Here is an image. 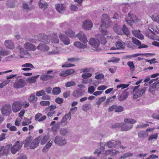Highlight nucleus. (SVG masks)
I'll return each mask as SVG.
<instances>
[{
	"instance_id": "obj_1",
	"label": "nucleus",
	"mask_w": 159,
	"mask_h": 159,
	"mask_svg": "<svg viewBox=\"0 0 159 159\" xmlns=\"http://www.w3.org/2000/svg\"><path fill=\"white\" fill-rule=\"evenodd\" d=\"M125 123L124 125L122 123H116L112 126L113 128L121 127L122 131H127L131 129L133 126V124L135 123L136 121L133 119H125L124 120Z\"/></svg>"
},
{
	"instance_id": "obj_2",
	"label": "nucleus",
	"mask_w": 159,
	"mask_h": 159,
	"mask_svg": "<svg viewBox=\"0 0 159 159\" xmlns=\"http://www.w3.org/2000/svg\"><path fill=\"white\" fill-rule=\"evenodd\" d=\"M111 22L110 21L109 17L107 14H104L102 15V24L99 28V30L104 35L107 34V30L104 29L105 28H106L108 27Z\"/></svg>"
},
{
	"instance_id": "obj_3",
	"label": "nucleus",
	"mask_w": 159,
	"mask_h": 159,
	"mask_svg": "<svg viewBox=\"0 0 159 159\" xmlns=\"http://www.w3.org/2000/svg\"><path fill=\"white\" fill-rule=\"evenodd\" d=\"M139 85L135 86L133 89V92L134 93L133 95L134 99H137L138 98L141 96L145 93L146 90V87H143L138 89Z\"/></svg>"
},
{
	"instance_id": "obj_4",
	"label": "nucleus",
	"mask_w": 159,
	"mask_h": 159,
	"mask_svg": "<svg viewBox=\"0 0 159 159\" xmlns=\"http://www.w3.org/2000/svg\"><path fill=\"white\" fill-rule=\"evenodd\" d=\"M89 43L94 48V50L97 52H100L101 49L99 47L100 42L97 39L92 38L90 39Z\"/></svg>"
},
{
	"instance_id": "obj_5",
	"label": "nucleus",
	"mask_w": 159,
	"mask_h": 159,
	"mask_svg": "<svg viewBox=\"0 0 159 159\" xmlns=\"http://www.w3.org/2000/svg\"><path fill=\"white\" fill-rule=\"evenodd\" d=\"M125 20L129 25L132 26L134 23L138 22L139 20L135 15L129 13L128 16L125 18Z\"/></svg>"
},
{
	"instance_id": "obj_6",
	"label": "nucleus",
	"mask_w": 159,
	"mask_h": 159,
	"mask_svg": "<svg viewBox=\"0 0 159 159\" xmlns=\"http://www.w3.org/2000/svg\"><path fill=\"white\" fill-rule=\"evenodd\" d=\"M54 142L56 144L61 146L65 145L67 143L66 139L60 136H56L54 139Z\"/></svg>"
},
{
	"instance_id": "obj_7",
	"label": "nucleus",
	"mask_w": 159,
	"mask_h": 159,
	"mask_svg": "<svg viewBox=\"0 0 159 159\" xmlns=\"http://www.w3.org/2000/svg\"><path fill=\"white\" fill-rule=\"evenodd\" d=\"M1 112L2 114L7 116L11 113V107L9 104L4 105L1 108Z\"/></svg>"
},
{
	"instance_id": "obj_8",
	"label": "nucleus",
	"mask_w": 159,
	"mask_h": 159,
	"mask_svg": "<svg viewBox=\"0 0 159 159\" xmlns=\"http://www.w3.org/2000/svg\"><path fill=\"white\" fill-rule=\"evenodd\" d=\"M22 104L20 102H14L12 106V109L13 112L16 113L20 110L22 107Z\"/></svg>"
},
{
	"instance_id": "obj_9",
	"label": "nucleus",
	"mask_w": 159,
	"mask_h": 159,
	"mask_svg": "<svg viewBox=\"0 0 159 159\" xmlns=\"http://www.w3.org/2000/svg\"><path fill=\"white\" fill-rule=\"evenodd\" d=\"M71 115L70 113L66 114L63 117L60 121V124L62 126H64L66 125L70 119Z\"/></svg>"
},
{
	"instance_id": "obj_10",
	"label": "nucleus",
	"mask_w": 159,
	"mask_h": 159,
	"mask_svg": "<svg viewBox=\"0 0 159 159\" xmlns=\"http://www.w3.org/2000/svg\"><path fill=\"white\" fill-rule=\"evenodd\" d=\"M93 24L92 21L89 20H85L83 23L82 27L85 30H89L93 27Z\"/></svg>"
},
{
	"instance_id": "obj_11",
	"label": "nucleus",
	"mask_w": 159,
	"mask_h": 159,
	"mask_svg": "<svg viewBox=\"0 0 159 159\" xmlns=\"http://www.w3.org/2000/svg\"><path fill=\"white\" fill-rule=\"evenodd\" d=\"M53 72V70H48L47 72V74L41 75L40 77V80L43 81H46L52 78L53 76L51 75H49V74L52 73Z\"/></svg>"
},
{
	"instance_id": "obj_12",
	"label": "nucleus",
	"mask_w": 159,
	"mask_h": 159,
	"mask_svg": "<svg viewBox=\"0 0 159 159\" xmlns=\"http://www.w3.org/2000/svg\"><path fill=\"white\" fill-rule=\"evenodd\" d=\"M24 47L26 49L30 51H34L37 48V47L34 45L28 42H26L24 44Z\"/></svg>"
},
{
	"instance_id": "obj_13",
	"label": "nucleus",
	"mask_w": 159,
	"mask_h": 159,
	"mask_svg": "<svg viewBox=\"0 0 159 159\" xmlns=\"http://www.w3.org/2000/svg\"><path fill=\"white\" fill-rule=\"evenodd\" d=\"M22 147V145L20 143V141H17L16 144L11 148V152L13 154H15Z\"/></svg>"
},
{
	"instance_id": "obj_14",
	"label": "nucleus",
	"mask_w": 159,
	"mask_h": 159,
	"mask_svg": "<svg viewBox=\"0 0 159 159\" xmlns=\"http://www.w3.org/2000/svg\"><path fill=\"white\" fill-rule=\"evenodd\" d=\"M75 37H77L81 41L85 44L87 43L88 42V40L86 36L82 32H80L75 36Z\"/></svg>"
},
{
	"instance_id": "obj_15",
	"label": "nucleus",
	"mask_w": 159,
	"mask_h": 159,
	"mask_svg": "<svg viewBox=\"0 0 159 159\" xmlns=\"http://www.w3.org/2000/svg\"><path fill=\"white\" fill-rule=\"evenodd\" d=\"M25 81L24 80L20 79L14 83L13 87L16 89L22 88L25 86Z\"/></svg>"
},
{
	"instance_id": "obj_16",
	"label": "nucleus",
	"mask_w": 159,
	"mask_h": 159,
	"mask_svg": "<svg viewBox=\"0 0 159 159\" xmlns=\"http://www.w3.org/2000/svg\"><path fill=\"white\" fill-rule=\"evenodd\" d=\"M9 151V148L7 146H1L0 147V157L3 155H7Z\"/></svg>"
},
{
	"instance_id": "obj_17",
	"label": "nucleus",
	"mask_w": 159,
	"mask_h": 159,
	"mask_svg": "<svg viewBox=\"0 0 159 159\" xmlns=\"http://www.w3.org/2000/svg\"><path fill=\"white\" fill-rule=\"evenodd\" d=\"M120 144L121 142L120 141H114L112 140L105 143L104 145L107 146L108 148H111L116 145H119Z\"/></svg>"
},
{
	"instance_id": "obj_18",
	"label": "nucleus",
	"mask_w": 159,
	"mask_h": 159,
	"mask_svg": "<svg viewBox=\"0 0 159 159\" xmlns=\"http://www.w3.org/2000/svg\"><path fill=\"white\" fill-rule=\"evenodd\" d=\"M40 139L41 137H39L33 140L31 143L30 147V148L33 149L37 147L39 143Z\"/></svg>"
},
{
	"instance_id": "obj_19",
	"label": "nucleus",
	"mask_w": 159,
	"mask_h": 159,
	"mask_svg": "<svg viewBox=\"0 0 159 159\" xmlns=\"http://www.w3.org/2000/svg\"><path fill=\"white\" fill-rule=\"evenodd\" d=\"M128 95L129 93L126 90H125L118 96V99L120 101L125 100L127 98Z\"/></svg>"
},
{
	"instance_id": "obj_20",
	"label": "nucleus",
	"mask_w": 159,
	"mask_h": 159,
	"mask_svg": "<svg viewBox=\"0 0 159 159\" xmlns=\"http://www.w3.org/2000/svg\"><path fill=\"white\" fill-rule=\"evenodd\" d=\"M84 95L82 90L80 89H78L74 91L73 93V95L75 98H79Z\"/></svg>"
},
{
	"instance_id": "obj_21",
	"label": "nucleus",
	"mask_w": 159,
	"mask_h": 159,
	"mask_svg": "<svg viewBox=\"0 0 159 159\" xmlns=\"http://www.w3.org/2000/svg\"><path fill=\"white\" fill-rule=\"evenodd\" d=\"M59 38L60 40L65 45H68L70 43V42L68 38L64 35L60 34L59 35Z\"/></svg>"
},
{
	"instance_id": "obj_22",
	"label": "nucleus",
	"mask_w": 159,
	"mask_h": 159,
	"mask_svg": "<svg viewBox=\"0 0 159 159\" xmlns=\"http://www.w3.org/2000/svg\"><path fill=\"white\" fill-rule=\"evenodd\" d=\"M56 9L59 12L62 13L65 9V7L63 4H58L55 5Z\"/></svg>"
},
{
	"instance_id": "obj_23",
	"label": "nucleus",
	"mask_w": 159,
	"mask_h": 159,
	"mask_svg": "<svg viewBox=\"0 0 159 159\" xmlns=\"http://www.w3.org/2000/svg\"><path fill=\"white\" fill-rule=\"evenodd\" d=\"M159 85V80L156 82H155L150 86L149 91L151 93L153 92V91L156 89L157 87Z\"/></svg>"
},
{
	"instance_id": "obj_24",
	"label": "nucleus",
	"mask_w": 159,
	"mask_h": 159,
	"mask_svg": "<svg viewBox=\"0 0 159 159\" xmlns=\"http://www.w3.org/2000/svg\"><path fill=\"white\" fill-rule=\"evenodd\" d=\"M4 44L6 47L10 49H12L14 48L13 42L10 40H7L5 41Z\"/></svg>"
},
{
	"instance_id": "obj_25",
	"label": "nucleus",
	"mask_w": 159,
	"mask_h": 159,
	"mask_svg": "<svg viewBox=\"0 0 159 159\" xmlns=\"http://www.w3.org/2000/svg\"><path fill=\"white\" fill-rule=\"evenodd\" d=\"M39 8L43 10L47 8L48 5L47 2L43 0H40L38 3Z\"/></svg>"
},
{
	"instance_id": "obj_26",
	"label": "nucleus",
	"mask_w": 159,
	"mask_h": 159,
	"mask_svg": "<svg viewBox=\"0 0 159 159\" xmlns=\"http://www.w3.org/2000/svg\"><path fill=\"white\" fill-rule=\"evenodd\" d=\"M125 45V42L121 41H117L116 43V46L117 49L124 48Z\"/></svg>"
},
{
	"instance_id": "obj_27",
	"label": "nucleus",
	"mask_w": 159,
	"mask_h": 159,
	"mask_svg": "<svg viewBox=\"0 0 159 159\" xmlns=\"http://www.w3.org/2000/svg\"><path fill=\"white\" fill-rule=\"evenodd\" d=\"M113 29L115 32L117 34L120 35L122 34L120 27L117 25L116 24L114 25L113 26Z\"/></svg>"
},
{
	"instance_id": "obj_28",
	"label": "nucleus",
	"mask_w": 159,
	"mask_h": 159,
	"mask_svg": "<svg viewBox=\"0 0 159 159\" xmlns=\"http://www.w3.org/2000/svg\"><path fill=\"white\" fill-rule=\"evenodd\" d=\"M38 100V98L36 97L34 94H32L28 97V101L30 103H34L36 102Z\"/></svg>"
},
{
	"instance_id": "obj_29",
	"label": "nucleus",
	"mask_w": 159,
	"mask_h": 159,
	"mask_svg": "<svg viewBox=\"0 0 159 159\" xmlns=\"http://www.w3.org/2000/svg\"><path fill=\"white\" fill-rule=\"evenodd\" d=\"M37 48L41 51H48L49 49V48L48 46L43 44H39Z\"/></svg>"
},
{
	"instance_id": "obj_30",
	"label": "nucleus",
	"mask_w": 159,
	"mask_h": 159,
	"mask_svg": "<svg viewBox=\"0 0 159 159\" xmlns=\"http://www.w3.org/2000/svg\"><path fill=\"white\" fill-rule=\"evenodd\" d=\"M9 54V52L6 51L2 48H0V62L2 59V56H7Z\"/></svg>"
},
{
	"instance_id": "obj_31",
	"label": "nucleus",
	"mask_w": 159,
	"mask_h": 159,
	"mask_svg": "<svg viewBox=\"0 0 159 159\" xmlns=\"http://www.w3.org/2000/svg\"><path fill=\"white\" fill-rule=\"evenodd\" d=\"M65 34L70 38H73L75 36L74 32L70 29H67L65 31Z\"/></svg>"
},
{
	"instance_id": "obj_32",
	"label": "nucleus",
	"mask_w": 159,
	"mask_h": 159,
	"mask_svg": "<svg viewBox=\"0 0 159 159\" xmlns=\"http://www.w3.org/2000/svg\"><path fill=\"white\" fill-rule=\"evenodd\" d=\"M149 30L153 34L155 35L159 33V25L157 26L156 28H149Z\"/></svg>"
},
{
	"instance_id": "obj_33",
	"label": "nucleus",
	"mask_w": 159,
	"mask_h": 159,
	"mask_svg": "<svg viewBox=\"0 0 159 159\" xmlns=\"http://www.w3.org/2000/svg\"><path fill=\"white\" fill-rule=\"evenodd\" d=\"M52 144V141H49L44 147L43 149V152H47Z\"/></svg>"
},
{
	"instance_id": "obj_34",
	"label": "nucleus",
	"mask_w": 159,
	"mask_h": 159,
	"mask_svg": "<svg viewBox=\"0 0 159 159\" xmlns=\"http://www.w3.org/2000/svg\"><path fill=\"white\" fill-rule=\"evenodd\" d=\"M97 38L100 39L102 44H105L107 43V40L105 37L102 34H98Z\"/></svg>"
},
{
	"instance_id": "obj_35",
	"label": "nucleus",
	"mask_w": 159,
	"mask_h": 159,
	"mask_svg": "<svg viewBox=\"0 0 159 159\" xmlns=\"http://www.w3.org/2000/svg\"><path fill=\"white\" fill-rule=\"evenodd\" d=\"M74 45L77 47L80 48H85L87 47L86 45L81 43L79 42H75L74 43Z\"/></svg>"
},
{
	"instance_id": "obj_36",
	"label": "nucleus",
	"mask_w": 159,
	"mask_h": 159,
	"mask_svg": "<svg viewBox=\"0 0 159 159\" xmlns=\"http://www.w3.org/2000/svg\"><path fill=\"white\" fill-rule=\"evenodd\" d=\"M68 128H62L60 129V133L61 135L64 136L68 133Z\"/></svg>"
},
{
	"instance_id": "obj_37",
	"label": "nucleus",
	"mask_w": 159,
	"mask_h": 159,
	"mask_svg": "<svg viewBox=\"0 0 159 159\" xmlns=\"http://www.w3.org/2000/svg\"><path fill=\"white\" fill-rule=\"evenodd\" d=\"M91 108V106L90 104L86 103L83 105L82 107V109L84 111H86L88 110Z\"/></svg>"
},
{
	"instance_id": "obj_38",
	"label": "nucleus",
	"mask_w": 159,
	"mask_h": 159,
	"mask_svg": "<svg viewBox=\"0 0 159 159\" xmlns=\"http://www.w3.org/2000/svg\"><path fill=\"white\" fill-rule=\"evenodd\" d=\"M138 135L139 138L143 139L147 136L148 134L145 131H141L138 133Z\"/></svg>"
},
{
	"instance_id": "obj_39",
	"label": "nucleus",
	"mask_w": 159,
	"mask_h": 159,
	"mask_svg": "<svg viewBox=\"0 0 159 159\" xmlns=\"http://www.w3.org/2000/svg\"><path fill=\"white\" fill-rule=\"evenodd\" d=\"M49 139V136L48 135L44 136L41 140V144L42 145L44 144L48 141Z\"/></svg>"
},
{
	"instance_id": "obj_40",
	"label": "nucleus",
	"mask_w": 159,
	"mask_h": 159,
	"mask_svg": "<svg viewBox=\"0 0 159 159\" xmlns=\"http://www.w3.org/2000/svg\"><path fill=\"white\" fill-rule=\"evenodd\" d=\"M61 92V89L59 87H55L53 89L52 93L53 95H57L59 94Z\"/></svg>"
},
{
	"instance_id": "obj_41",
	"label": "nucleus",
	"mask_w": 159,
	"mask_h": 159,
	"mask_svg": "<svg viewBox=\"0 0 159 159\" xmlns=\"http://www.w3.org/2000/svg\"><path fill=\"white\" fill-rule=\"evenodd\" d=\"M157 137L158 134L157 133L152 134L150 135L148 140L150 141H154L157 139Z\"/></svg>"
},
{
	"instance_id": "obj_42",
	"label": "nucleus",
	"mask_w": 159,
	"mask_h": 159,
	"mask_svg": "<svg viewBox=\"0 0 159 159\" xmlns=\"http://www.w3.org/2000/svg\"><path fill=\"white\" fill-rule=\"evenodd\" d=\"M122 30L124 34L127 36H128L130 34V32L127 27H126L125 25H123Z\"/></svg>"
},
{
	"instance_id": "obj_43",
	"label": "nucleus",
	"mask_w": 159,
	"mask_h": 159,
	"mask_svg": "<svg viewBox=\"0 0 159 159\" xmlns=\"http://www.w3.org/2000/svg\"><path fill=\"white\" fill-rule=\"evenodd\" d=\"M60 125V122L57 123L54 126H52V130L54 132H56L57 130L59 128Z\"/></svg>"
},
{
	"instance_id": "obj_44",
	"label": "nucleus",
	"mask_w": 159,
	"mask_h": 159,
	"mask_svg": "<svg viewBox=\"0 0 159 159\" xmlns=\"http://www.w3.org/2000/svg\"><path fill=\"white\" fill-rule=\"evenodd\" d=\"M39 75H38L35 76L30 77L28 79V80L30 83H34L36 81V79L39 77Z\"/></svg>"
},
{
	"instance_id": "obj_45",
	"label": "nucleus",
	"mask_w": 159,
	"mask_h": 159,
	"mask_svg": "<svg viewBox=\"0 0 159 159\" xmlns=\"http://www.w3.org/2000/svg\"><path fill=\"white\" fill-rule=\"evenodd\" d=\"M151 17L153 21L159 23V16L158 14L152 15Z\"/></svg>"
},
{
	"instance_id": "obj_46",
	"label": "nucleus",
	"mask_w": 159,
	"mask_h": 159,
	"mask_svg": "<svg viewBox=\"0 0 159 159\" xmlns=\"http://www.w3.org/2000/svg\"><path fill=\"white\" fill-rule=\"evenodd\" d=\"M127 65L129 67L130 69L134 71L135 70V66L133 63V61H129L127 62Z\"/></svg>"
},
{
	"instance_id": "obj_47",
	"label": "nucleus",
	"mask_w": 159,
	"mask_h": 159,
	"mask_svg": "<svg viewBox=\"0 0 159 159\" xmlns=\"http://www.w3.org/2000/svg\"><path fill=\"white\" fill-rule=\"evenodd\" d=\"M75 85V83L74 81L72 80L67 82L65 84V86L67 87L74 86Z\"/></svg>"
},
{
	"instance_id": "obj_48",
	"label": "nucleus",
	"mask_w": 159,
	"mask_h": 159,
	"mask_svg": "<svg viewBox=\"0 0 159 159\" xmlns=\"http://www.w3.org/2000/svg\"><path fill=\"white\" fill-rule=\"evenodd\" d=\"M40 104L42 106H46L50 104V102L48 101H42L40 102Z\"/></svg>"
},
{
	"instance_id": "obj_49",
	"label": "nucleus",
	"mask_w": 159,
	"mask_h": 159,
	"mask_svg": "<svg viewBox=\"0 0 159 159\" xmlns=\"http://www.w3.org/2000/svg\"><path fill=\"white\" fill-rule=\"evenodd\" d=\"M95 90L94 87L93 86H91L89 87L88 89V93L90 94H92Z\"/></svg>"
},
{
	"instance_id": "obj_50",
	"label": "nucleus",
	"mask_w": 159,
	"mask_h": 159,
	"mask_svg": "<svg viewBox=\"0 0 159 159\" xmlns=\"http://www.w3.org/2000/svg\"><path fill=\"white\" fill-rule=\"evenodd\" d=\"M106 98V96H103L100 98L96 102V104L99 105L102 102L104 101Z\"/></svg>"
},
{
	"instance_id": "obj_51",
	"label": "nucleus",
	"mask_w": 159,
	"mask_h": 159,
	"mask_svg": "<svg viewBox=\"0 0 159 159\" xmlns=\"http://www.w3.org/2000/svg\"><path fill=\"white\" fill-rule=\"evenodd\" d=\"M17 49L19 50L20 54L24 55L26 53V51L25 50L24 48H22L20 46H18L17 47Z\"/></svg>"
},
{
	"instance_id": "obj_52",
	"label": "nucleus",
	"mask_w": 159,
	"mask_h": 159,
	"mask_svg": "<svg viewBox=\"0 0 159 159\" xmlns=\"http://www.w3.org/2000/svg\"><path fill=\"white\" fill-rule=\"evenodd\" d=\"M92 76V74L91 73H86L83 74L82 77L84 79H87L88 78Z\"/></svg>"
},
{
	"instance_id": "obj_53",
	"label": "nucleus",
	"mask_w": 159,
	"mask_h": 159,
	"mask_svg": "<svg viewBox=\"0 0 159 159\" xmlns=\"http://www.w3.org/2000/svg\"><path fill=\"white\" fill-rule=\"evenodd\" d=\"M132 40L133 43L137 46H139L141 44L140 41L135 38H132Z\"/></svg>"
},
{
	"instance_id": "obj_54",
	"label": "nucleus",
	"mask_w": 159,
	"mask_h": 159,
	"mask_svg": "<svg viewBox=\"0 0 159 159\" xmlns=\"http://www.w3.org/2000/svg\"><path fill=\"white\" fill-rule=\"evenodd\" d=\"M129 85V84H122L118 85L117 86V88L119 89L121 88L122 89L127 88Z\"/></svg>"
},
{
	"instance_id": "obj_55",
	"label": "nucleus",
	"mask_w": 159,
	"mask_h": 159,
	"mask_svg": "<svg viewBox=\"0 0 159 159\" xmlns=\"http://www.w3.org/2000/svg\"><path fill=\"white\" fill-rule=\"evenodd\" d=\"M45 94V91L43 90H42L40 91H38L36 93V95L37 96L39 97L42 96H43V95Z\"/></svg>"
},
{
	"instance_id": "obj_56",
	"label": "nucleus",
	"mask_w": 159,
	"mask_h": 159,
	"mask_svg": "<svg viewBox=\"0 0 159 159\" xmlns=\"http://www.w3.org/2000/svg\"><path fill=\"white\" fill-rule=\"evenodd\" d=\"M23 67H30L31 68H34V67L31 63H26L22 65Z\"/></svg>"
},
{
	"instance_id": "obj_57",
	"label": "nucleus",
	"mask_w": 159,
	"mask_h": 159,
	"mask_svg": "<svg viewBox=\"0 0 159 159\" xmlns=\"http://www.w3.org/2000/svg\"><path fill=\"white\" fill-rule=\"evenodd\" d=\"M64 100L63 98H57L55 99V102L58 104H61L63 102Z\"/></svg>"
},
{
	"instance_id": "obj_58",
	"label": "nucleus",
	"mask_w": 159,
	"mask_h": 159,
	"mask_svg": "<svg viewBox=\"0 0 159 159\" xmlns=\"http://www.w3.org/2000/svg\"><path fill=\"white\" fill-rule=\"evenodd\" d=\"M75 65L74 64H72L71 63L68 64L67 62H66V63L64 65H62L61 66L62 68L64 67H71L75 66Z\"/></svg>"
},
{
	"instance_id": "obj_59",
	"label": "nucleus",
	"mask_w": 159,
	"mask_h": 159,
	"mask_svg": "<svg viewBox=\"0 0 159 159\" xmlns=\"http://www.w3.org/2000/svg\"><path fill=\"white\" fill-rule=\"evenodd\" d=\"M119 153V152L116 150H111V156H115Z\"/></svg>"
},
{
	"instance_id": "obj_60",
	"label": "nucleus",
	"mask_w": 159,
	"mask_h": 159,
	"mask_svg": "<svg viewBox=\"0 0 159 159\" xmlns=\"http://www.w3.org/2000/svg\"><path fill=\"white\" fill-rule=\"evenodd\" d=\"M59 75L61 77H66L68 76L66 70L60 72L59 73Z\"/></svg>"
},
{
	"instance_id": "obj_61",
	"label": "nucleus",
	"mask_w": 159,
	"mask_h": 159,
	"mask_svg": "<svg viewBox=\"0 0 159 159\" xmlns=\"http://www.w3.org/2000/svg\"><path fill=\"white\" fill-rule=\"evenodd\" d=\"M23 8L26 11H27L31 9V8H30V7H28V5L27 3H23Z\"/></svg>"
},
{
	"instance_id": "obj_62",
	"label": "nucleus",
	"mask_w": 159,
	"mask_h": 159,
	"mask_svg": "<svg viewBox=\"0 0 159 159\" xmlns=\"http://www.w3.org/2000/svg\"><path fill=\"white\" fill-rule=\"evenodd\" d=\"M43 36L44 38H42V39L41 40V41L43 42L45 44L48 43L49 42V40L47 38L46 36L44 35H43Z\"/></svg>"
},
{
	"instance_id": "obj_63",
	"label": "nucleus",
	"mask_w": 159,
	"mask_h": 159,
	"mask_svg": "<svg viewBox=\"0 0 159 159\" xmlns=\"http://www.w3.org/2000/svg\"><path fill=\"white\" fill-rule=\"evenodd\" d=\"M70 95V92L68 90L65 92L63 94V96L65 98H67L69 97Z\"/></svg>"
},
{
	"instance_id": "obj_64",
	"label": "nucleus",
	"mask_w": 159,
	"mask_h": 159,
	"mask_svg": "<svg viewBox=\"0 0 159 159\" xmlns=\"http://www.w3.org/2000/svg\"><path fill=\"white\" fill-rule=\"evenodd\" d=\"M116 69V67L115 66H113L109 68V70L112 73H114L115 72Z\"/></svg>"
}]
</instances>
